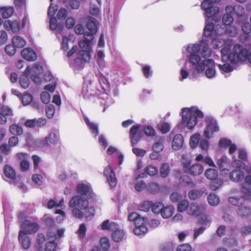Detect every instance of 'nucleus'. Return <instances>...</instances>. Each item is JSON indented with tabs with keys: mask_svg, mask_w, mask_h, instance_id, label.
<instances>
[{
	"mask_svg": "<svg viewBox=\"0 0 251 251\" xmlns=\"http://www.w3.org/2000/svg\"><path fill=\"white\" fill-rule=\"evenodd\" d=\"M189 206V201L187 200H183L178 202L177 210L178 212H183L185 210L187 211Z\"/></svg>",
	"mask_w": 251,
	"mask_h": 251,
	"instance_id": "obj_45",
	"label": "nucleus"
},
{
	"mask_svg": "<svg viewBox=\"0 0 251 251\" xmlns=\"http://www.w3.org/2000/svg\"><path fill=\"white\" fill-rule=\"evenodd\" d=\"M19 240L21 243L23 249L28 250L31 245V241L29 237L23 233V231H20L19 234Z\"/></svg>",
	"mask_w": 251,
	"mask_h": 251,
	"instance_id": "obj_29",
	"label": "nucleus"
},
{
	"mask_svg": "<svg viewBox=\"0 0 251 251\" xmlns=\"http://www.w3.org/2000/svg\"><path fill=\"white\" fill-rule=\"evenodd\" d=\"M216 36V37L214 36L212 37L213 39L211 41V45L214 48L218 49L223 47V48L225 47L230 48L232 44L231 40H226L221 36V35Z\"/></svg>",
	"mask_w": 251,
	"mask_h": 251,
	"instance_id": "obj_18",
	"label": "nucleus"
},
{
	"mask_svg": "<svg viewBox=\"0 0 251 251\" xmlns=\"http://www.w3.org/2000/svg\"><path fill=\"white\" fill-rule=\"evenodd\" d=\"M56 23V19L55 17H51L50 21V29L52 30L57 29L60 32L62 30L63 26L62 25H57Z\"/></svg>",
	"mask_w": 251,
	"mask_h": 251,
	"instance_id": "obj_54",
	"label": "nucleus"
},
{
	"mask_svg": "<svg viewBox=\"0 0 251 251\" xmlns=\"http://www.w3.org/2000/svg\"><path fill=\"white\" fill-rule=\"evenodd\" d=\"M84 119L89 128L91 130V133L94 135L95 137H96L99 134L97 125L92 122H91L88 118L85 116L84 117Z\"/></svg>",
	"mask_w": 251,
	"mask_h": 251,
	"instance_id": "obj_40",
	"label": "nucleus"
},
{
	"mask_svg": "<svg viewBox=\"0 0 251 251\" xmlns=\"http://www.w3.org/2000/svg\"><path fill=\"white\" fill-rule=\"evenodd\" d=\"M100 243L102 251H108L110 247L109 240L106 237H101L100 240Z\"/></svg>",
	"mask_w": 251,
	"mask_h": 251,
	"instance_id": "obj_52",
	"label": "nucleus"
},
{
	"mask_svg": "<svg viewBox=\"0 0 251 251\" xmlns=\"http://www.w3.org/2000/svg\"><path fill=\"white\" fill-rule=\"evenodd\" d=\"M4 173L5 176L13 180V181H18L21 179L20 176H17L13 168L8 165H6L4 168Z\"/></svg>",
	"mask_w": 251,
	"mask_h": 251,
	"instance_id": "obj_26",
	"label": "nucleus"
},
{
	"mask_svg": "<svg viewBox=\"0 0 251 251\" xmlns=\"http://www.w3.org/2000/svg\"><path fill=\"white\" fill-rule=\"evenodd\" d=\"M87 198L80 195L74 196L70 201L69 206L74 208L72 210L73 215L77 218L80 219L83 217V210L88 207L89 202Z\"/></svg>",
	"mask_w": 251,
	"mask_h": 251,
	"instance_id": "obj_5",
	"label": "nucleus"
},
{
	"mask_svg": "<svg viewBox=\"0 0 251 251\" xmlns=\"http://www.w3.org/2000/svg\"><path fill=\"white\" fill-rule=\"evenodd\" d=\"M22 56L28 61H34L36 60V53L30 48H26L21 51Z\"/></svg>",
	"mask_w": 251,
	"mask_h": 251,
	"instance_id": "obj_24",
	"label": "nucleus"
},
{
	"mask_svg": "<svg viewBox=\"0 0 251 251\" xmlns=\"http://www.w3.org/2000/svg\"><path fill=\"white\" fill-rule=\"evenodd\" d=\"M175 212L174 206L169 205L162 206V208L160 211L162 217L164 219H168L170 218Z\"/></svg>",
	"mask_w": 251,
	"mask_h": 251,
	"instance_id": "obj_35",
	"label": "nucleus"
},
{
	"mask_svg": "<svg viewBox=\"0 0 251 251\" xmlns=\"http://www.w3.org/2000/svg\"><path fill=\"white\" fill-rule=\"evenodd\" d=\"M97 21L94 18L89 17L86 24V26L90 32H85L84 33V40L82 41H85L90 45L91 41L94 39L93 34L97 32Z\"/></svg>",
	"mask_w": 251,
	"mask_h": 251,
	"instance_id": "obj_9",
	"label": "nucleus"
},
{
	"mask_svg": "<svg viewBox=\"0 0 251 251\" xmlns=\"http://www.w3.org/2000/svg\"><path fill=\"white\" fill-rule=\"evenodd\" d=\"M203 191L201 190L193 189L188 193V197L192 200L200 199L202 195Z\"/></svg>",
	"mask_w": 251,
	"mask_h": 251,
	"instance_id": "obj_46",
	"label": "nucleus"
},
{
	"mask_svg": "<svg viewBox=\"0 0 251 251\" xmlns=\"http://www.w3.org/2000/svg\"><path fill=\"white\" fill-rule=\"evenodd\" d=\"M0 150L5 155H9L12 151L11 147L7 144H3L0 146Z\"/></svg>",
	"mask_w": 251,
	"mask_h": 251,
	"instance_id": "obj_61",
	"label": "nucleus"
},
{
	"mask_svg": "<svg viewBox=\"0 0 251 251\" xmlns=\"http://www.w3.org/2000/svg\"><path fill=\"white\" fill-rule=\"evenodd\" d=\"M250 207L247 205H245L239 209L237 213L240 217H246L250 215Z\"/></svg>",
	"mask_w": 251,
	"mask_h": 251,
	"instance_id": "obj_50",
	"label": "nucleus"
},
{
	"mask_svg": "<svg viewBox=\"0 0 251 251\" xmlns=\"http://www.w3.org/2000/svg\"><path fill=\"white\" fill-rule=\"evenodd\" d=\"M222 25L223 26V27H224L225 29L226 30V32L224 34H227L230 36H235L237 34L238 29L236 27L234 26H231L227 28L225 25Z\"/></svg>",
	"mask_w": 251,
	"mask_h": 251,
	"instance_id": "obj_57",
	"label": "nucleus"
},
{
	"mask_svg": "<svg viewBox=\"0 0 251 251\" xmlns=\"http://www.w3.org/2000/svg\"><path fill=\"white\" fill-rule=\"evenodd\" d=\"M216 164L220 170L221 175L222 178L225 175H227L228 167L230 166V160L228 157L223 155L216 160Z\"/></svg>",
	"mask_w": 251,
	"mask_h": 251,
	"instance_id": "obj_14",
	"label": "nucleus"
},
{
	"mask_svg": "<svg viewBox=\"0 0 251 251\" xmlns=\"http://www.w3.org/2000/svg\"><path fill=\"white\" fill-rule=\"evenodd\" d=\"M183 143V137L181 134L176 135L172 141V148L174 150L177 151L181 149Z\"/></svg>",
	"mask_w": 251,
	"mask_h": 251,
	"instance_id": "obj_30",
	"label": "nucleus"
},
{
	"mask_svg": "<svg viewBox=\"0 0 251 251\" xmlns=\"http://www.w3.org/2000/svg\"><path fill=\"white\" fill-rule=\"evenodd\" d=\"M80 50L77 54L76 57L71 63V66L75 70H78L84 66L85 63L90 59V51L91 45L85 41H80L79 43Z\"/></svg>",
	"mask_w": 251,
	"mask_h": 251,
	"instance_id": "obj_4",
	"label": "nucleus"
},
{
	"mask_svg": "<svg viewBox=\"0 0 251 251\" xmlns=\"http://www.w3.org/2000/svg\"><path fill=\"white\" fill-rule=\"evenodd\" d=\"M34 144L35 147L44 151H48L50 150L45 139L44 140L37 139L34 141Z\"/></svg>",
	"mask_w": 251,
	"mask_h": 251,
	"instance_id": "obj_43",
	"label": "nucleus"
},
{
	"mask_svg": "<svg viewBox=\"0 0 251 251\" xmlns=\"http://www.w3.org/2000/svg\"><path fill=\"white\" fill-rule=\"evenodd\" d=\"M101 229L103 230H114L118 228V225L114 222H109V220L104 221L101 225Z\"/></svg>",
	"mask_w": 251,
	"mask_h": 251,
	"instance_id": "obj_42",
	"label": "nucleus"
},
{
	"mask_svg": "<svg viewBox=\"0 0 251 251\" xmlns=\"http://www.w3.org/2000/svg\"><path fill=\"white\" fill-rule=\"evenodd\" d=\"M181 120L178 125L180 129L187 128L188 129H193L197 123L198 119L203 117L202 112L197 107L190 108H183L181 109Z\"/></svg>",
	"mask_w": 251,
	"mask_h": 251,
	"instance_id": "obj_2",
	"label": "nucleus"
},
{
	"mask_svg": "<svg viewBox=\"0 0 251 251\" xmlns=\"http://www.w3.org/2000/svg\"><path fill=\"white\" fill-rule=\"evenodd\" d=\"M170 172V166L167 163H163L160 168V174L162 178L167 177Z\"/></svg>",
	"mask_w": 251,
	"mask_h": 251,
	"instance_id": "obj_44",
	"label": "nucleus"
},
{
	"mask_svg": "<svg viewBox=\"0 0 251 251\" xmlns=\"http://www.w3.org/2000/svg\"><path fill=\"white\" fill-rule=\"evenodd\" d=\"M208 203L212 206L217 205L220 202L219 198L214 194H211L207 198Z\"/></svg>",
	"mask_w": 251,
	"mask_h": 251,
	"instance_id": "obj_53",
	"label": "nucleus"
},
{
	"mask_svg": "<svg viewBox=\"0 0 251 251\" xmlns=\"http://www.w3.org/2000/svg\"><path fill=\"white\" fill-rule=\"evenodd\" d=\"M83 216L88 220H91L95 215V209L93 207H88L83 210Z\"/></svg>",
	"mask_w": 251,
	"mask_h": 251,
	"instance_id": "obj_51",
	"label": "nucleus"
},
{
	"mask_svg": "<svg viewBox=\"0 0 251 251\" xmlns=\"http://www.w3.org/2000/svg\"><path fill=\"white\" fill-rule=\"evenodd\" d=\"M29 76L31 77L32 80L35 83L40 84L42 81L40 75L43 72L42 67L39 64H36L33 67H29Z\"/></svg>",
	"mask_w": 251,
	"mask_h": 251,
	"instance_id": "obj_16",
	"label": "nucleus"
},
{
	"mask_svg": "<svg viewBox=\"0 0 251 251\" xmlns=\"http://www.w3.org/2000/svg\"><path fill=\"white\" fill-rule=\"evenodd\" d=\"M222 62L225 63L224 64H218V66L220 70L223 73H230L233 71L232 68L231 67L230 64L228 63V62H230V61H223L222 60Z\"/></svg>",
	"mask_w": 251,
	"mask_h": 251,
	"instance_id": "obj_48",
	"label": "nucleus"
},
{
	"mask_svg": "<svg viewBox=\"0 0 251 251\" xmlns=\"http://www.w3.org/2000/svg\"><path fill=\"white\" fill-rule=\"evenodd\" d=\"M10 133L15 136H20L23 134L24 131L22 126L19 124L14 123L9 127Z\"/></svg>",
	"mask_w": 251,
	"mask_h": 251,
	"instance_id": "obj_33",
	"label": "nucleus"
},
{
	"mask_svg": "<svg viewBox=\"0 0 251 251\" xmlns=\"http://www.w3.org/2000/svg\"><path fill=\"white\" fill-rule=\"evenodd\" d=\"M141 126L136 125L132 126L130 130V138L131 143L132 146L136 145L141 139L142 137V133L139 130Z\"/></svg>",
	"mask_w": 251,
	"mask_h": 251,
	"instance_id": "obj_20",
	"label": "nucleus"
},
{
	"mask_svg": "<svg viewBox=\"0 0 251 251\" xmlns=\"http://www.w3.org/2000/svg\"><path fill=\"white\" fill-rule=\"evenodd\" d=\"M29 67H27L24 72V74L19 78L21 86L24 89L27 88L29 85Z\"/></svg>",
	"mask_w": 251,
	"mask_h": 251,
	"instance_id": "obj_27",
	"label": "nucleus"
},
{
	"mask_svg": "<svg viewBox=\"0 0 251 251\" xmlns=\"http://www.w3.org/2000/svg\"><path fill=\"white\" fill-rule=\"evenodd\" d=\"M104 174L111 187H115L117 185V179L110 165L107 166L104 171Z\"/></svg>",
	"mask_w": 251,
	"mask_h": 251,
	"instance_id": "obj_23",
	"label": "nucleus"
},
{
	"mask_svg": "<svg viewBox=\"0 0 251 251\" xmlns=\"http://www.w3.org/2000/svg\"><path fill=\"white\" fill-rule=\"evenodd\" d=\"M157 127L159 131L163 134L168 132L171 129L170 124L164 121H161L158 124Z\"/></svg>",
	"mask_w": 251,
	"mask_h": 251,
	"instance_id": "obj_47",
	"label": "nucleus"
},
{
	"mask_svg": "<svg viewBox=\"0 0 251 251\" xmlns=\"http://www.w3.org/2000/svg\"><path fill=\"white\" fill-rule=\"evenodd\" d=\"M77 195L87 198H91L93 196L91 188L89 183H79L77 186Z\"/></svg>",
	"mask_w": 251,
	"mask_h": 251,
	"instance_id": "obj_22",
	"label": "nucleus"
},
{
	"mask_svg": "<svg viewBox=\"0 0 251 251\" xmlns=\"http://www.w3.org/2000/svg\"><path fill=\"white\" fill-rule=\"evenodd\" d=\"M232 165L236 167V169L241 170L243 168H245V170L246 173L248 174V175H247L246 176L249 175L251 176V175L250 172V169L249 168H246L245 167V163L242 161L237 159L236 158V157L234 156L232 157Z\"/></svg>",
	"mask_w": 251,
	"mask_h": 251,
	"instance_id": "obj_37",
	"label": "nucleus"
},
{
	"mask_svg": "<svg viewBox=\"0 0 251 251\" xmlns=\"http://www.w3.org/2000/svg\"><path fill=\"white\" fill-rule=\"evenodd\" d=\"M203 167L202 165L195 163L190 166L185 172L192 176H199L203 173Z\"/></svg>",
	"mask_w": 251,
	"mask_h": 251,
	"instance_id": "obj_25",
	"label": "nucleus"
},
{
	"mask_svg": "<svg viewBox=\"0 0 251 251\" xmlns=\"http://www.w3.org/2000/svg\"><path fill=\"white\" fill-rule=\"evenodd\" d=\"M188 60L193 69L194 73L195 72L201 73L204 70L203 61L201 60L199 54L189 55Z\"/></svg>",
	"mask_w": 251,
	"mask_h": 251,
	"instance_id": "obj_10",
	"label": "nucleus"
},
{
	"mask_svg": "<svg viewBox=\"0 0 251 251\" xmlns=\"http://www.w3.org/2000/svg\"><path fill=\"white\" fill-rule=\"evenodd\" d=\"M47 146L49 149L50 147V144L56 145L59 141V136L56 133L51 132L48 136L45 138Z\"/></svg>",
	"mask_w": 251,
	"mask_h": 251,
	"instance_id": "obj_34",
	"label": "nucleus"
},
{
	"mask_svg": "<svg viewBox=\"0 0 251 251\" xmlns=\"http://www.w3.org/2000/svg\"><path fill=\"white\" fill-rule=\"evenodd\" d=\"M205 75L208 78H212L215 76L216 72L215 69V63L210 59L203 60Z\"/></svg>",
	"mask_w": 251,
	"mask_h": 251,
	"instance_id": "obj_19",
	"label": "nucleus"
},
{
	"mask_svg": "<svg viewBox=\"0 0 251 251\" xmlns=\"http://www.w3.org/2000/svg\"><path fill=\"white\" fill-rule=\"evenodd\" d=\"M206 25L204 28L203 35L206 37L214 35H222L226 32V30L222 25H217L214 26L212 23L206 21Z\"/></svg>",
	"mask_w": 251,
	"mask_h": 251,
	"instance_id": "obj_8",
	"label": "nucleus"
},
{
	"mask_svg": "<svg viewBox=\"0 0 251 251\" xmlns=\"http://www.w3.org/2000/svg\"><path fill=\"white\" fill-rule=\"evenodd\" d=\"M221 0H204L201 4V8L204 10L205 16L211 18L212 20L217 22L221 19L219 16V8L214 6L213 3L219 2Z\"/></svg>",
	"mask_w": 251,
	"mask_h": 251,
	"instance_id": "obj_6",
	"label": "nucleus"
},
{
	"mask_svg": "<svg viewBox=\"0 0 251 251\" xmlns=\"http://www.w3.org/2000/svg\"><path fill=\"white\" fill-rule=\"evenodd\" d=\"M113 231L114 232L112 234L113 240L116 242L120 241L124 237V231L123 230L119 229L118 225V228Z\"/></svg>",
	"mask_w": 251,
	"mask_h": 251,
	"instance_id": "obj_41",
	"label": "nucleus"
},
{
	"mask_svg": "<svg viewBox=\"0 0 251 251\" xmlns=\"http://www.w3.org/2000/svg\"><path fill=\"white\" fill-rule=\"evenodd\" d=\"M145 172L150 176H154L158 173V170L157 167L149 165L145 168Z\"/></svg>",
	"mask_w": 251,
	"mask_h": 251,
	"instance_id": "obj_59",
	"label": "nucleus"
},
{
	"mask_svg": "<svg viewBox=\"0 0 251 251\" xmlns=\"http://www.w3.org/2000/svg\"><path fill=\"white\" fill-rule=\"evenodd\" d=\"M241 27L243 33L246 35L245 38H248L251 32V25L250 24L249 22H244L242 24Z\"/></svg>",
	"mask_w": 251,
	"mask_h": 251,
	"instance_id": "obj_55",
	"label": "nucleus"
},
{
	"mask_svg": "<svg viewBox=\"0 0 251 251\" xmlns=\"http://www.w3.org/2000/svg\"><path fill=\"white\" fill-rule=\"evenodd\" d=\"M14 12L13 7H4L0 8V13L1 14V16L3 19H8L11 17Z\"/></svg>",
	"mask_w": 251,
	"mask_h": 251,
	"instance_id": "obj_39",
	"label": "nucleus"
},
{
	"mask_svg": "<svg viewBox=\"0 0 251 251\" xmlns=\"http://www.w3.org/2000/svg\"><path fill=\"white\" fill-rule=\"evenodd\" d=\"M164 149V146L163 144V140L160 139L159 141L156 142L152 146V150L156 152H160L163 151Z\"/></svg>",
	"mask_w": 251,
	"mask_h": 251,
	"instance_id": "obj_58",
	"label": "nucleus"
},
{
	"mask_svg": "<svg viewBox=\"0 0 251 251\" xmlns=\"http://www.w3.org/2000/svg\"><path fill=\"white\" fill-rule=\"evenodd\" d=\"M204 176L206 178L212 181L210 183V187L213 190L218 189L223 185V181L218 178L219 173L216 168L206 169Z\"/></svg>",
	"mask_w": 251,
	"mask_h": 251,
	"instance_id": "obj_7",
	"label": "nucleus"
},
{
	"mask_svg": "<svg viewBox=\"0 0 251 251\" xmlns=\"http://www.w3.org/2000/svg\"><path fill=\"white\" fill-rule=\"evenodd\" d=\"M3 26L7 31H11L13 33H18L21 30L20 23L17 20H6L3 23Z\"/></svg>",
	"mask_w": 251,
	"mask_h": 251,
	"instance_id": "obj_21",
	"label": "nucleus"
},
{
	"mask_svg": "<svg viewBox=\"0 0 251 251\" xmlns=\"http://www.w3.org/2000/svg\"><path fill=\"white\" fill-rule=\"evenodd\" d=\"M201 46V54L203 57L207 58L211 55V50L208 47V43L206 40H203L200 45Z\"/></svg>",
	"mask_w": 251,
	"mask_h": 251,
	"instance_id": "obj_32",
	"label": "nucleus"
},
{
	"mask_svg": "<svg viewBox=\"0 0 251 251\" xmlns=\"http://www.w3.org/2000/svg\"><path fill=\"white\" fill-rule=\"evenodd\" d=\"M147 220L144 217H139L134 223L135 228L133 231L136 235H141L146 233L148 230L146 227Z\"/></svg>",
	"mask_w": 251,
	"mask_h": 251,
	"instance_id": "obj_15",
	"label": "nucleus"
},
{
	"mask_svg": "<svg viewBox=\"0 0 251 251\" xmlns=\"http://www.w3.org/2000/svg\"><path fill=\"white\" fill-rule=\"evenodd\" d=\"M201 135L199 133H196L193 135L190 139V146L192 148H196L200 142Z\"/></svg>",
	"mask_w": 251,
	"mask_h": 251,
	"instance_id": "obj_49",
	"label": "nucleus"
},
{
	"mask_svg": "<svg viewBox=\"0 0 251 251\" xmlns=\"http://www.w3.org/2000/svg\"><path fill=\"white\" fill-rule=\"evenodd\" d=\"M163 204L160 202H156L151 206L152 212L155 214L160 213L161 209L162 208Z\"/></svg>",
	"mask_w": 251,
	"mask_h": 251,
	"instance_id": "obj_63",
	"label": "nucleus"
},
{
	"mask_svg": "<svg viewBox=\"0 0 251 251\" xmlns=\"http://www.w3.org/2000/svg\"><path fill=\"white\" fill-rule=\"evenodd\" d=\"M206 210V205L204 203L192 202L187 211L189 215L198 217L203 214Z\"/></svg>",
	"mask_w": 251,
	"mask_h": 251,
	"instance_id": "obj_11",
	"label": "nucleus"
},
{
	"mask_svg": "<svg viewBox=\"0 0 251 251\" xmlns=\"http://www.w3.org/2000/svg\"><path fill=\"white\" fill-rule=\"evenodd\" d=\"M181 163L182 164L184 171L185 172L186 170L189 167L191 164V159L186 155L183 154L182 156L181 160Z\"/></svg>",
	"mask_w": 251,
	"mask_h": 251,
	"instance_id": "obj_60",
	"label": "nucleus"
},
{
	"mask_svg": "<svg viewBox=\"0 0 251 251\" xmlns=\"http://www.w3.org/2000/svg\"><path fill=\"white\" fill-rule=\"evenodd\" d=\"M12 43L16 49H21L26 45L25 39L20 36L15 35L12 38Z\"/></svg>",
	"mask_w": 251,
	"mask_h": 251,
	"instance_id": "obj_31",
	"label": "nucleus"
},
{
	"mask_svg": "<svg viewBox=\"0 0 251 251\" xmlns=\"http://www.w3.org/2000/svg\"><path fill=\"white\" fill-rule=\"evenodd\" d=\"M39 228L37 223L31 222L29 220H25L21 224V230L25 234H30L36 232Z\"/></svg>",
	"mask_w": 251,
	"mask_h": 251,
	"instance_id": "obj_17",
	"label": "nucleus"
},
{
	"mask_svg": "<svg viewBox=\"0 0 251 251\" xmlns=\"http://www.w3.org/2000/svg\"><path fill=\"white\" fill-rule=\"evenodd\" d=\"M227 175L223 177L225 181L230 180L235 182L241 181L244 177L245 173L240 169H234L231 172L228 171Z\"/></svg>",
	"mask_w": 251,
	"mask_h": 251,
	"instance_id": "obj_13",
	"label": "nucleus"
},
{
	"mask_svg": "<svg viewBox=\"0 0 251 251\" xmlns=\"http://www.w3.org/2000/svg\"><path fill=\"white\" fill-rule=\"evenodd\" d=\"M74 39L75 38L73 34L69 35L68 37H67L66 36L63 37L62 41V47L64 50H66L68 49V41H73L74 40Z\"/></svg>",
	"mask_w": 251,
	"mask_h": 251,
	"instance_id": "obj_56",
	"label": "nucleus"
},
{
	"mask_svg": "<svg viewBox=\"0 0 251 251\" xmlns=\"http://www.w3.org/2000/svg\"><path fill=\"white\" fill-rule=\"evenodd\" d=\"M49 239V242L47 243L45 251H55V250L56 247V243L54 241H53V239L52 240L51 239Z\"/></svg>",
	"mask_w": 251,
	"mask_h": 251,
	"instance_id": "obj_64",
	"label": "nucleus"
},
{
	"mask_svg": "<svg viewBox=\"0 0 251 251\" xmlns=\"http://www.w3.org/2000/svg\"><path fill=\"white\" fill-rule=\"evenodd\" d=\"M144 176V174H140L137 176L134 182V189L136 191L140 192L144 190L147 187L146 183L143 180L140 179Z\"/></svg>",
	"mask_w": 251,
	"mask_h": 251,
	"instance_id": "obj_28",
	"label": "nucleus"
},
{
	"mask_svg": "<svg viewBox=\"0 0 251 251\" xmlns=\"http://www.w3.org/2000/svg\"><path fill=\"white\" fill-rule=\"evenodd\" d=\"M241 192L243 196L240 197L236 196L229 197L228 201L231 204L237 206L250 205L251 202V177L250 175L246 176L242 184Z\"/></svg>",
	"mask_w": 251,
	"mask_h": 251,
	"instance_id": "obj_3",
	"label": "nucleus"
},
{
	"mask_svg": "<svg viewBox=\"0 0 251 251\" xmlns=\"http://www.w3.org/2000/svg\"><path fill=\"white\" fill-rule=\"evenodd\" d=\"M206 121L207 125L204 131V135L206 138L210 139L214 132L219 131V127L216 120L212 118H207Z\"/></svg>",
	"mask_w": 251,
	"mask_h": 251,
	"instance_id": "obj_12",
	"label": "nucleus"
},
{
	"mask_svg": "<svg viewBox=\"0 0 251 251\" xmlns=\"http://www.w3.org/2000/svg\"><path fill=\"white\" fill-rule=\"evenodd\" d=\"M185 48L187 52L189 53V55L199 54V52L201 50V46L198 44H190Z\"/></svg>",
	"mask_w": 251,
	"mask_h": 251,
	"instance_id": "obj_38",
	"label": "nucleus"
},
{
	"mask_svg": "<svg viewBox=\"0 0 251 251\" xmlns=\"http://www.w3.org/2000/svg\"><path fill=\"white\" fill-rule=\"evenodd\" d=\"M230 48H222L221 52L222 60L223 61H230L233 64H237L248 59L250 52V49L246 46L240 44L234 45L232 51L229 52Z\"/></svg>",
	"mask_w": 251,
	"mask_h": 251,
	"instance_id": "obj_1",
	"label": "nucleus"
},
{
	"mask_svg": "<svg viewBox=\"0 0 251 251\" xmlns=\"http://www.w3.org/2000/svg\"><path fill=\"white\" fill-rule=\"evenodd\" d=\"M65 230L66 229L64 227L59 228L57 229L55 233L52 231H49L48 236L50 239H53V241H55V240L62 238L64 236Z\"/></svg>",
	"mask_w": 251,
	"mask_h": 251,
	"instance_id": "obj_36",
	"label": "nucleus"
},
{
	"mask_svg": "<svg viewBox=\"0 0 251 251\" xmlns=\"http://www.w3.org/2000/svg\"><path fill=\"white\" fill-rule=\"evenodd\" d=\"M0 113L7 118L8 116H12L13 115V110L7 106L3 105L0 109Z\"/></svg>",
	"mask_w": 251,
	"mask_h": 251,
	"instance_id": "obj_62",
	"label": "nucleus"
}]
</instances>
